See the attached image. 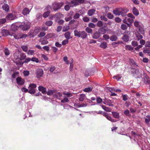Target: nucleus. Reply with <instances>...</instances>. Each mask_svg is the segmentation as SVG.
Here are the masks:
<instances>
[{
  "label": "nucleus",
  "instance_id": "1",
  "mask_svg": "<svg viewBox=\"0 0 150 150\" xmlns=\"http://www.w3.org/2000/svg\"><path fill=\"white\" fill-rule=\"evenodd\" d=\"M63 94L64 96H63L64 98L62 100L61 102L62 103H68L69 102V100H68V98L71 97L72 95L71 93H66L63 92Z\"/></svg>",
  "mask_w": 150,
  "mask_h": 150
},
{
  "label": "nucleus",
  "instance_id": "2",
  "mask_svg": "<svg viewBox=\"0 0 150 150\" xmlns=\"http://www.w3.org/2000/svg\"><path fill=\"white\" fill-rule=\"evenodd\" d=\"M30 23L26 22L23 23V24L20 25L19 27L21 28L22 30L25 31L30 28Z\"/></svg>",
  "mask_w": 150,
  "mask_h": 150
},
{
  "label": "nucleus",
  "instance_id": "3",
  "mask_svg": "<svg viewBox=\"0 0 150 150\" xmlns=\"http://www.w3.org/2000/svg\"><path fill=\"white\" fill-rule=\"evenodd\" d=\"M40 27H35L34 30H31L29 33V35H31L32 37H34L37 34L40 32Z\"/></svg>",
  "mask_w": 150,
  "mask_h": 150
},
{
  "label": "nucleus",
  "instance_id": "4",
  "mask_svg": "<svg viewBox=\"0 0 150 150\" xmlns=\"http://www.w3.org/2000/svg\"><path fill=\"white\" fill-rule=\"evenodd\" d=\"M37 87L36 85L34 83H30L28 87V93L31 94H34L35 91V88Z\"/></svg>",
  "mask_w": 150,
  "mask_h": 150
},
{
  "label": "nucleus",
  "instance_id": "5",
  "mask_svg": "<svg viewBox=\"0 0 150 150\" xmlns=\"http://www.w3.org/2000/svg\"><path fill=\"white\" fill-rule=\"evenodd\" d=\"M63 2L59 3H54L53 4V8L56 11L60 8L63 5Z\"/></svg>",
  "mask_w": 150,
  "mask_h": 150
},
{
  "label": "nucleus",
  "instance_id": "6",
  "mask_svg": "<svg viewBox=\"0 0 150 150\" xmlns=\"http://www.w3.org/2000/svg\"><path fill=\"white\" fill-rule=\"evenodd\" d=\"M134 26L139 28V30L140 31L141 33L143 30V28H142L141 23L138 21H135L134 23Z\"/></svg>",
  "mask_w": 150,
  "mask_h": 150
},
{
  "label": "nucleus",
  "instance_id": "7",
  "mask_svg": "<svg viewBox=\"0 0 150 150\" xmlns=\"http://www.w3.org/2000/svg\"><path fill=\"white\" fill-rule=\"evenodd\" d=\"M16 16L15 14L12 13L8 14L6 16V18L7 20H12L16 18Z\"/></svg>",
  "mask_w": 150,
  "mask_h": 150
},
{
  "label": "nucleus",
  "instance_id": "8",
  "mask_svg": "<svg viewBox=\"0 0 150 150\" xmlns=\"http://www.w3.org/2000/svg\"><path fill=\"white\" fill-rule=\"evenodd\" d=\"M66 4H69L71 7L79 5L77 0H73L71 1L70 2H67Z\"/></svg>",
  "mask_w": 150,
  "mask_h": 150
},
{
  "label": "nucleus",
  "instance_id": "9",
  "mask_svg": "<svg viewBox=\"0 0 150 150\" xmlns=\"http://www.w3.org/2000/svg\"><path fill=\"white\" fill-rule=\"evenodd\" d=\"M17 83L19 85H22L25 83L24 80L21 77H18L16 79Z\"/></svg>",
  "mask_w": 150,
  "mask_h": 150
},
{
  "label": "nucleus",
  "instance_id": "10",
  "mask_svg": "<svg viewBox=\"0 0 150 150\" xmlns=\"http://www.w3.org/2000/svg\"><path fill=\"white\" fill-rule=\"evenodd\" d=\"M134 18H132L125 17V19H124L123 21V22L124 23H125L127 24V22L130 23H132L134 22Z\"/></svg>",
  "mask_w": 150,
  "mask_h": 150
},
{
  "label": "nucleus",
  "instance_id": "11",
  "mask_svg": "<svg viewBox=\"0 0 150 150\" xmlns=\"http://www.w3.org/2000/svg\"><path fill=\"white\" fill-rule=\"evenodd\" d=\"M43 71L42 69H38L36 70V74L37 78H39L42 75Z\"/></svg>",
  "mask_w": 150,
  "mask_h": 150
},
{
  "label": "nucleus",
  "instance_id": "12",
  "mask_svg": "<svg viewBox=\"0 0 150 150\" xmlns=\"http://www.w3.org/2000/svg\"><path fill=\"white\" fill-rule=\"evenodd\" d=\"M54 97L59 100L62 99L63 97L62 94L59 92H57L55 93L54 94Z\"/></svg>",
  "mask_w": 150,
  "mask_h": 150
},
{
  "label": "nucleus",
  "instance_id": "13",
  "mask_svg": "<svg viewBox=\"0 0 150 150\" xmlns=\"http://www.w3.org/2000/svg\"><path fill=\"white\" fill-rule=\"evenodd\" d=\"M103 103L105 105L110 106H113V105L112 103V102L110 100L105 99L104 100Z\"/></svg>",
  "mask_w": 150,
  "mask_h": 150
},
{
  "label": "nucleus",
  "instance_id": "14",
  "mask_svg": "<svg viewBox=\"0 0 150 150\" xmlns=\"http://www.w3.org/2000/svg\"><path fill=\"white\" fill-rule=\"evenodd\" d=\"M87 36V34L84 31H80V36H79V38L81 37L83 39H84L86 38Z\"/></svg>",
  "mask_w": 150,
  "mask_h": 150
},
{
  "label": "nucleus",
  "instance_id": "15",
  "mask_svg": "<svg viewBox=\"0 0 150 150\" xmlns=\"http://www.w3.org/2000/svg\"><path fill=\"white\" fill-rule=\"evenodd\" d=\"M30 12V10L28 8H25L23 10L22 14L24 15L28 14Z\"/></svg>",
  "mask_w": 150,
  "mask_h": 150
},
{
  "label": "nucleus",
  "instance_id": "16",
  "mask_svg": "<svg viewBox=\"0 0 150 150\" xmlns=\"http://www.w3.org/2000/svg\"><path fill=\"white\" fill-rule=\"evenodd\" d=\"M38 90L42 92L43 94L46 93V88L42 86H40L38 87Z\"/></svg>",
  "mask_w": 150,
  "mask_h": 150
},
{
  "label": "nucleus",
  "instance_id": "17",
  "mask_svg": "<svg viewBox=\"0 0 150 150\" xmlns=\"http://www.w3.org/2000/svg\"><path fill=\"white\" fill-rule=\"evenodd\" d=\"M1 33L4 36H7L9 34L8 31L7 30H2Z\"/></svg>",
  "mask_w": 150,
  "mask_h": 150
},
{
  "label": "nucleus",
  "instance_id": "18",
  "mask_svg": "<svg viewBox=\"0 0 150 150\" xmlns=\"http://www.w3.org/2000/svg\"><path fill=\"white\" fill-rule=\"evenodd\" d=\"M56 37V35L54 33H50L47 34L45 37L47 39H49L52 38H55Z\"/></svg>",
  "mask_w": 150,
  "mask_h": 150
},
{
  "label": "nucleus",
  "instance_id": "19",
  "mask_svg": "<svg viewBox=\"0 0 150 150\" xmlns=\"http://www.w3.org/2000/svg\"><path fill=\"white\" fill-rule=\"evenodd\" d=\"M100 36V34L99 32H95L93 35V38L95 39H97Z\"/></svg>",
  "mask_w": 150,
  "mask_h": 150
},
{
  "label": "nucleus",
  "instance_id": "20",
  "mask_svg": "<svg viewBox=\"0 0 150 150\" xmlns=\"http://www.w3.org/2000/svg\"><path fill=\"white\" fill-rule=\"evenodd\" d=\"M3 10L6 12H8L9 11V6L7 4H5L2 6Z\"/></svg>",
  "mask_w": 150,
  "mask_h": 150
},
{
  "label": "nucleus",
  "instance_id": "21",
  "mask_svg": "<svg viewBox=\"0 0 150 150\" xmlns=\"http://www.w3.org/2000/svg\"><path fill=\"white\" fill-rule=\"evenodd\" d=\"M96 11V10L94 9H92L89 10L88 12V14L89 16H91L93 15Z\"/></svg>",
  "mask_w": 150,
  "mask_h": 150
},
{
  "label": "nucleus",
  "instance_id": "22",
  "mask_svg": "<svg viewBox=\"0 0 150 150\" xmlns=\"http://www.w3.org/2000/svg\"><path fill=\"white\" fill-rule=\"evenodd\" d=\"M133 13L135 16H137L139 14V12L138 10L135 7H134L132 9Z\"/></svg>",
  "mask_w": 150,
  "mask_h": 150
},
{
  "label": "nucleus",
  "instance_id": "23",
  "mask_svg": "<svg viewBox=\"0 0 150 150\" xmlns=\"http://www.w3.org/2000/svg\"><path fill=\"white\" fill-rule=\"evenodd\" d=\"M102 108L105 111L108 112H110L111 111V109L110 108L107 107L105 106V105H102L101 106Z\"/></svg>",
  "mask_w": 150,
  "mask_h": 150
},
{
  "label": "nucleus",
  "instance_id": "24",
  "mask_svg": "<svg viewBox=\"0 0 150 150\" xmlns=\"http://www.w3.org/2000/svg\"><path fill=\"white\" fill-rule=\"evenodd\" d=\"M80 31H78L77 30H75L74 31V34L75 36L77 37L78 38H79L80 36Z\"/></svg>",
  "mask_w": 150,
  "mask_h": 150
},
{
  "label": "nucleus",
  "instance_id": "25",
  "mask_svg": "<svg viewBox=\"0 0 150 150\" xmlns=\"http://www.w3.org/2000/svg\"><path fill=\"white\" fill-rule=\"evenodd\" d=\"M17 26L15 24H12L11 26V30L13 31H15L18 29Z\"/></svg>",
  "mask_w": 150,
  "mask_h": 150
},
{
  "label": "nucleus",
  "instance_id": "26",
  "mask_svg": "<svg viewBox=\"0 0 150 150\" xmlns=\"http://www.w3.org/2000/svg\"><path fill=\"white\" fill-rule=\"evenodd\" d=\"M122 40L125 42L128 41L129 40L128 36L126 34L124 35L122 37Z\"/></svg>",
  "mask_w": 150,
  "mask_h": 150
},
{
  "label": "nucleus",
  "instance_id": "27",
  "mask_svg": "<svg viewBox=\"0 0 150 150\" xmlns=\"http://www.w3.org/2000/svg\"><path fill=\"white\" fill-rule=\"evenodd\" d=\"M113 13L114 14L116 15H120L122 14V12L119 11L117 9L113 10Z\"/></svg>",
  "mask_w": 150,
  "mask_h": 150
},
{
  "label": "nucleus",
  "instance_id": "28",
  "mask_svg": "<svg viewBox=\"0 0 150 150\" xmlns=\"http://www.w3.org/2000/svg\"><path fill=\"white\" fill-rule=\"evenodd\" d=\"M112 115L114 117L116 118H119L120 117L119 113L117 112H112Z\"/></svg>",
  "mask_w": 150,
  "mask_h": 150
},
{
  "label": "nucleus",
  "instance_id": "29",
  "mask_svg": "<svg viewBox=\"0 0 150 150\" xmlns=\"http://www.w3.org/2000/svg\"><path fill=\"white\" fill-rule=\"evenodd\" d=\"M106 30L103 28H101L99 29V31L100 34H104L105 33Z\"/></svg>",
  "mask_w": 150,
  "mask_h": 150
},
{
  "label": "nucleus",
  "instance_id": "30",
  "mask_svg": "<svg viewBox=\"0 0 150 150\" xmlns=\"http://www.w3.org/2000/svg\"><path fill=\"white\" fill-rule=\"evenodd\" d=\"M40 41L41 42V44L43 45H45L48 43V41L46 40L43 39H41L40 40Z\"/></svg>",
  "mask_w": 150,
  "mask_h": 150
},
{
  "label": "nucleus",
  "instance_id": "31",
  "mask_svg": "<svg viewBox=\"0 0 150 150\" xmlns=\"http://www.w3.org/2000/svg\"><path fill=\"white\" fill-rule=\"evenodd\" d=\"M135 35L138 40L143 38V36L139 33H135Z\"/></svg>",
  "mask_w": 150,
  "mask_h": 150
},
{
  "label": "nucleus",
  "instance_id": "32",
  "mask_svg": "<svg viewBox=\"0 0 150 150\" xmlns=\"http://www.w3.org/2000/svg\"><path fill=\"white\" fill-rule=\"evenodd\" d=\"M110 40L112 41H115L117 39V37L115 35H112L110 38Z\"/></svg>",
  "mask_w": 150,
  "mask_h": 150
},
{
  "label": "nucleus",
  "instance_id": "33",
  "mask_svg": "<svg viewBox=\"0 0 150 150\" xmlns=\"http://www.w3.org/2000/svg\"><path fill=\"white\" fill-rule=\"evenodd\" d=\"M100 47L103 49H105L107 47L106 43L105 42L101 43L100 45Z\"/></svg>",
  "mask_w": 150,
  "mask_h": 150
},
{
  "label": "nucleus",
  "instance_id": "34",
  "mask_svg": "<svg viewBox=\"0 0 150 150\" xmlns=\"http://www.w3.org/2000/svg\"><path fill=\"white\" fill-rule=\"evenodd\" d=\"M92 87H89L85 88L83 90V91L84 92H91L92 90Z\"/></svg>",
  "mask_w": 150,
  "mask_h": 150
},
{
  "label": "nucleus",
  "instance_id": "35",
  "mask_svg": "<svg viewBox=\"0 0 150 150\" xmlns=\"http://www.w3.org/2000/svg\"><path fill=\"white\" fill-rule=\"evenodd\" d=\"M64 35L66 38L69 40L70 38V33L69 31L65 33Z\"/></svg>",
  "mask_w": 150,
  "mask_h": 150
},
{
  "label": "nucleus",
  "instance_id": "36",
  "mask_svg": "<svg viewBox=\"0 0 150 150\" xmlns=\"http://www.w3.org/2000/svg\"><path fill=\"white\" fill-rule=\"evenodd\" d=\"M21 34L18 33H15L13 35L14 38L16 39L21 38Z\"/></svg>",
  "mask_w": 150,
  "mask_h": 150
},
{
  "label": "nucleus",
  "instance_id": "37",
  "mask_svg": "<svg viewBox=\"0 0 150 150\" xmlns=\"http://www.w3.org/2000/svg\"><path fill=\"white\" fill-rule=\"evenodd\" d=\"M85 98V95L83 94L80 95V97L79 98V100L80 101H82Z\"/></svg>",
  "mask_w": 150,
  "mask_h": 150
},
{
  "label": "nucleus",
  "instance_id": "38",
  "mask_svg": "<svg viewBox=\"0 0 150 150\" xmlns=\"http://www.w3.org/2000/svg\"><path fill=\"white\" fill-rule=\"evenodd\" d=\"M35 51L32 50H29L27 52V54L28 55H33L35 54Z\"/></svg>",
  "mask_w": 150,
  "mask_h": 150
},
{
  "label": "nucleus",
  "instance_id": "39",
  "mask_svg": "<svg viewBox=\"0 0 150 150\" xmlns=\"http://www.w3.org/2000/svg\"><path fill=\"white\" fill-rule=\"evenodd\" d=\"M4 52L5 55L7 56H8V55H9L10 54L9 51L6 48H5L4 50Z\"/></svg>",
  "mask_w": 150,
  "mask_h": 150
},
{
  "label": "nucleus",
  "instance_id": "40",
  "mask_svg": "<svg viewBox=\"0 0 150 150\" xmlns=\"http://www.w3.org/2000/svg\"><path fill=\"white\" fill-rule=\"evenodd\" d=\"M86 31L88 33L92 34L93 33L92 30L88 27H87L85 29Z\"/></svg>",
  "mask_w": 150,
  "mask_h": 150
},
{
  "label": "nucleus",
  "instance_id": "41",
  "mask_svg": "<svg viewBox=\"0 0 150 150\" xmlns=\"http://www.w3.org/2000/svg\"><path fill=\"white\" fill-rule=\"evenodd\" d=\"M146 117L147 118H145V122L146 124H148L149 122H150V116L147 115Z\"/></svg>",
  "mask_w": 150,
  "mask_h": 150
},
{
  "label": "nucleus",
  "instance_id": "42",
  "mask_svg": "<svg viewBox=\"0 0 150 150\" xmlns=\"http://www.w3.org/2000/svg\"><path fill=\"white\" fill-rule=\"evenodd\" d=\"M26 56L24 53H21L20 55V59L21 60L24 59L26 57Z\"/></svg>",
  "mask_w": 150,
  "mask_h": 150
},
{
  "label": "nucleus",
  "instance_id": "43",
  "mask_svg": "<svg viewBox=\"0 0 150 150\" xmlns=\"http://www.w3.org/2000/svg\"><path fill=\"white\" fill-rule=\"evenodd\" d=\"M71 62L70 63V70L71 71L72 70V69L74 65H73V60L72 59H71Z\"/></svg>",
  "mask_w": 150,
  "mask_h": 150
},
{
  "label": "nucleus",
  "instance_id": "44",
  "mask_svg": "<svg viewBox=\"0 0 150 150\" xmlns=\"http://www.w3.org/2000/svg\"><path fill=\"white\" fill-rule=\"evenodd\" d=\"M23 50L25 52H27L28 50V47L26 45H23L21 47Z\"/></svg>",
  "mask_w": 150,
  "mask_h": 150
},
{
  "label": "nucleus",
  "instance_id": "45",
  "mask_svg": "<svg viewBox=\"0 0 150 150\" xmlns=\"http://www.w3.org/2000/svg\"><path fill=\"white\" fill-rule=\"evenodd\" d=\"M125 48L126 50H132L133 49V48L131 46L129 45H127L125 46Z\"/></svg>",
  "mask_w": 150,
  "mask_h": 150
},
{
  "label": "nucleus",
  "instance_id": "46",
  "mask_svg": "<svg viewBox=\"0 0 150 150\" xmlns=\"http://www.w3.org/2000/svg\"><path fill=\"white\" fill-rule=\"evenodd\" d=\"M144 82L146 84H147L150 82V79L148 77H146L144 78Z\"/></svg>",
  "mask_w": 150,
  "mask_h": 150
},
{
  "label": "nucleus",
  "instance_id": "47",
  "mask_svg": "<svg viewBox=\"0 0 150 150\" xmlns=\"http://www.w3.org/2000/svg\"><path fill=\"white\" fill-rule=\"evenodd\" d=\"M47 94L48 95H51L54 94V91L51 90H49L47 92Z\"/></svg>",
  "mask_w": 150,
  "mask_h": 150
},
{
  "label": "nucleus",
  "instance_id": "48",
  "mask_svg": "<svg viewBox=\"0 0 150 150\" xmlns=\"http://www.w3.org/2000/svg\"><path fill=\"white\" fill-rule=\"evenodd\" d=\"M121 28L122 30H125L127 29V27L126 25L123 24L121 25Z\"/></svg>",
  "mask_w": 150,
  "mask_h": 150
},
{
  "label": "nucleus",
  "instance_id": "49",
  "mask_svg": "<svg viewBox=\"0 0 150 150\" xmlns=\"http://www.w3.org/2000/svg\"><path fill=\"white\" fill-rule=\"evenodd\" d=\"M143 52L144 53L147 54L149 56H150V50L147 49H145L143 51Z\"/></svg>",
  "mask_w": 150,
  "mask_h": 150
},
{
  "label": "nucleus",
  "instance_id": "50",
  "mask_svg": "<svg viewBox=\"0 0 150 150\" xmlns=\"http://www.w3.org/2000/svg\"><path fill=\"white\" fill-rule=\"evenodd\" d=\"M19 73L16 72L13 73L12 75V77L13 78H15L18 76Z\"/></svg>",
  "mask_w": 150,
  "mask_h": 150
},
{
  "label": "nucleus",
  "instance_id": "51",
  "mask_svg": "<svg viewBox=\"0 0 150 150\" xmlns=\"http://www.w3.org/2000/svg\"><path fill=\"white\" fill-rule=\"evenodd\" d=\"M88 26L89 27L92 28H95L96 26V25L95 24L92 23H90L88 24Z\"/></svg>",
  "mask_w": 150,
  "mask_h": 150
},
{
  "label": "nucleus",
  "instance_id": "52",
  "mask_svg": "<svg viewBox=\"0 0 150 150\" xmlns=\"http://www.w3.org/2000/svg\"><path fill=\"white\" fill-rule=\"evenodd\" d=\"M55 16L57 18H62L63 17V15L61 13H59L56 14Z\"/></svg>",
  "mask_w": 150,
  "mask_h": 150
},
{
  "label": "nucleus",
  "instance_id": "53",
  "mask_svg": "<svg viewBox=\"0 0 150 150\" xmlns=\"http://www.w3.org/2000/svg\"><path fill=\"white\" fill-rule=\"evenodd\" d=\"M50 13V12L49 11H47V12H45L43 14V17L45 18L47 17L49 15Z\"/></svg>",
  "mask_w": 150,
  "mask_h": 150
},
{
  "label": "nucleus",
  "instance_id": "54",
  "mask_svg": "<svg viewBox=\"0 0 150 150\" xmlns=\"http://www.w3.org/2000/svg\"><path fill=\"white\" fill-rule=\"evenodd\" d=\"M69 29V26H65L64 27L62 31L63 32H65L67 31Z\"/></svg>",
  "mask_w": 150,
  "mask_h": 150
},
{
  "label": "nucleus",
  "instance_id": "55",
  "mask_svg": "<svg viewBox=\"0 0 150 150\" xmlns=\"http://www.w3.org/2000/svg\"><path fill=\"white\" fill-rule=\"evenodd\" d=\"M70 7H71L70 5L68 4V5H66L64 6V8L66 11H68L70 9Z\"/></svg>",
  "mask_w": 150,
  "mask_h": 150
},
{
  "label": "nucleus",
  "instance_id": "56",
  "mask_svg": "<svg viewBox=\"0 0 150 150\" xmlns=\"http://www.w3.org/2000/svg\"><path fill=\"white\" fill-rule=\"evenodd\" d=\"M52 22L51 21H47L45 23V24L46 25L48 26H50L52 25Z\"/></svg>",
  "mask_w": 150,
  "mask_h": 150
},
{
  "label": "nucleus",
  "instance_id": "57",
  "mask_svg": "<svg viewBox=\"0 0 150 150\" xmlns=\"http://www.w3.org/2000/svg\"><path fill=\"white\" fill-rule=\"evenodd\" d=\"M107 16L109 19H112L113 17V16L111 13H108L107 14Z\"/></svg>",
  "mask_w": 150,
  "mask_h": 150
},
{
  "label": "nucleus",
  "instance_id": "58",
  "mask_svg": "<svg viewBox=\"0 0 150 150\" xmlns=\"http://www.w3.org/2000/svg\"><path fill=\"white\" fill-rule=\"evenodd\" d=\"M103 25V23L102 21H99L97 23V26L98 27H101Z\"/></svg>",
  "mask_w": 150,
  "mask_h": 150
},
{
  "label": "nucleus",
  "instance_id": "59",
  "mask_svg": "<svg viewBox=\"0 0 150 150\" xmlns=\"http://www.w3.org/2000/svg\"><path fill=\"white\" fill-rule=\"evenodd\" d=\"M83 21L85 22H88L90 20L89 18L87 17H84L83 18Z\"/></svg>",
  "mask_w": 150,
  "mask_h": 150
},
{
  "label": "nucleus",
  "instance_id": "60",
  "mask_svg": "<svg viewBox=\"0 0 150 150\" xmlns=\"http://www.w3.org/2000/svg\"><path fill=\"white\" fill-rule=\"evenodd\" d=\"M31 61L35 62L36 63L39 62V60L36 57H32L31 59Z\"/></svg>",
  "mask_w": 150,
  "mask_h": 150
},
{
  "label": "nucleus",
  "instance_id": "61",
  "mask_svg": "<svg viewBox=\"0 0 150 150\" xmlns=\"http://www.w3.org/2000/svg\"><path fill=\"white\" fill-rule=\"evenodd\" d=\"M107 119L112 122H116V120H115L114 119H112V117L109 116H108L107 117Z\"/></svg>",
  "mask_w": 150,
  "mask_h": 150
},
{
  "label": "nucleus",
  "instance_id": "62",
  "mask_svg": "<svg viewBox=\"0 0 150 150\" xmlns=\"http://www.w3.org/2000/svg\"><path fill=\"white\" fill-rule=\"evenodd\" d=\"M45 33L44 32H41L40 34L38 35V36L39 38H41L44 36L45 35Z\"/></svg>",
  "mask_w": 150,
  "mask_h": 150
},
{
  "label": "nucleus",
  "instance_id": "63",
  "mask_svg": "<svg viewBox=\"0 0 150 150\" xmlns=\"http://www.w3.org/2000/svg\"><path fill=\"white\" fill-rule=\"evenodd\" d=\"M80 15L78 13H76L74 16L73 18L74 19H77L79 18Z\"/></svg>",
  "mask_w": 150,
  "mask_h": 150
},
{
  "label": "nucleus",
  "instance_id": "64",
  "mask_svg": "<svg viewBox=\"0 0 150 150\" xmlns=\"http://www.w3.org/2000/svg\"><path fill=\"white\" fill-rule=\"evenodd\" d=\"M55 69V67L54 66H52L50 67V72H52Z\"/></svg>",
  "mask_w": 150,
  "mask_h": 150
}]
</instances>
